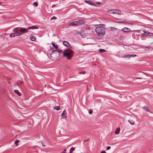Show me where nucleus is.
Here are the masks:
<instances>
[{
	"mask_svg": "<svg viewBox=\"0 0 153 153\" xmlns=\"http://www.w3.org/2000/svg\"><path fill=\"white\" fill-rule=\"evenodd\" d=\"M106 29L103 27L98 26L96 27L95 31L99 36H102L105 35Z\"/></svg>",
	"mask_w": 153,
	"mask_h": 153,
	"instance_id": "1",
	"label": "nucleus"
},
{
	"mask_svg": "<svg viewBox=\"0 0 153 153\" xmlns=\"http://www.w3.org/2000/svg\"><path fill=\"white\" fill-rule=\"evenodd\" d=\"M73 53L74 52L72 50L70 49H66L63 53V56H66L68 59L70 60L73 56Z\"/></svg>",
	"mask_w": 153,
	"mask_h": 153,
	"instance_id": "2",
	"label": "nucleus"
},
{
	"mask_svg": "<svg viewBox=\"0 0 153 153\" xmlns=\"http://www.w3.org/2000/svg\"><path fill=\"white\" fill-rule=\"evenodd\" d=\"M28 31V30L27 28H20L19 30V32L17 33L19 36L22 35L24 33H27Z\"/></svg>",
	"mask_w": 153,
	"mask_h": 153,
	"instance_id": "3",
	"label": "nucleus"
},
{
	"mask_svg": "<svg viewBox=\"0 0 153 153\" xmlns=\"http://www.w3.org/2000/svg\"><path fill=\"white\" fill-rule=\"evenodd\" d=\"M63 44L65 46L68 47H69L70 48H71V46L69 44L67 41H64L63 42Z\"/></svg>",
	"mask_w": 153,
	"mask_h": 153,
	"instance_id": "4",
	"label": "nucleus"
},
{
	"mask_svg": "<svg viewBox=\"0 0 153 153\" xmlns=\"http://www.w3.org/2000/svg\"><path fill=\"white\" fill-rule=\"evenodd\" d=\"M76 22L78 24V25H83L85 23V21L82 19H79L78 21H76Z\"/></svg>",
	"mask_w": 153,
	"mask_h": 153,
	"instance_id": "5",
	"label": "nucleus"
},
{
	"mask_svg": "<svg viewBox=\"0 0 153 153\" xmlns=\"http://www.w3.org/2000/svg\"><path fill=\"white\" fill-rule=\"evenodd\" d=\"M69 25L70 26H77L78 24L77 23L76 21L70 22L69 24Z\"/></svg>",
	"mask_w": 153,
	"mask_h": 153,
	"instance_id": "6",
	"label": "nucleus"
},
{
	"mask_svg": "<svg viewBox=\"0 0 153 153\" xmlns=\"http://www.w3.org/2000/svg\"><path fill=\"white\" fill-rule=\"evenodd\" d=\"M113 14H121V11L120 10H115L114 11H113L112 12Z\"/></svg>",
	"mask_w": 153,
	"mask_h": 153,
	"instance_id": "7",
	"label": "nucleus"
},
{
	"mask_svg": "<svg viewBox=\"0 0 153 153\" xmlns=\"http://www.w3.org/2000/svg\"><path fill=\"white\" fill-rule=\"evenodd\" d=\"M20 28L16 27L13 29V32L15 33H18L19 32V30Z\"/></svg>",
	"mask_w": 153,
	"mask_h": 153,
	"instance_id": "8",
	"label": "nucleus"
},
{
	"mask_svg": "<svg viewBox=\"0 0 153 153\" xmlns=\"http://www.w3.org/2000/svg\"><path fill=\"white\" fill-rule=\"evenodd\" d=\"M38 28V27H37L35 26H32L28 27L27 28V30H28L37 29Z\"/></svg>",
	"mask_w": 153,
	"mask_h": 153,
	"instance_id": "9",
	"label": "nucleus"
},
{
	"mask_svg": "<svg viewBox=\"0 0 153 153\" xmlns=\"http://www.w3.org/2000/svg\"><path fill=\"white\" fill-rule=\"evenodd\" d=\"M18 33H11L10 35V37H13L16 36H19L17 34Z\"/></svg>",
	"mask_w": 153,
	"mask_h": 153,
	"instance_id": "10",
	"label": "nucleus"
},
{
	"mask_svg": "<svg viewBox=\"0 0 153 153\" xmlns=\"http://www.w3.org/2000/svg\"><path fill=\"white\" fill-rule=\"evenodd\" d=\"M65 111V110H64L63 112L61 114V117L62 119H65L66 118V116L65 115V114H66V113H64V112Z\"/></svg>",
	"mask_w": 153,
	"mask_h": 153,
	"instance_id": "11",
	"label": "nucleus"
},
{
	"mask_svg": "<svg viewBox=\"0 0 153 153\" xmlns=\"http://www.w3.org/2000/svg\"><path fill=\"white\" fill-rule=\"evenodd\" d=\"M122 30L124 32H129L130 31V29L127 27H125L122 29Z\"/></svg>",
	"mask_w": 153,
	"mask_h": 153,
	"instance_id": "12",
	"label": "nucleus"
},
{
	"mask_svg": "<svg viewBox=\"0 0 153 153\" xmlns=\"http://www.w3.org/2000/svg\"><path fill=\"white\" fill-rule=\"evenodd\" d=\"M142 108L146 111L149 112L150 113H151L147 106H144L142 107Z\"/></svg>",
	"mask_w": 153,
	"mask_h": 153,
	"instance_id": "13",
	"label": "nucleus"
},
{
	"mask_svg": "<svg viewBox=\"0 0 153 153\" xmlns=\"http://www.w3.org/2000/svg\"><path fill=\"white\" fill-rule=\"evenodd\" d=\"M85 2L86 3H87L88 4H89L90 5H91L92 6L94 5V4L91 1L85 0Z\"/></svg>",
	"mask_w": 153,
	"mask_h": 153,
	"instance_id": "14",
	"label": "nucleus"
},
{
	"mask_svg": "<svg viewBox=\"0 0 153 153\" xmlns=\"http://www.w3.org/2000/svg\"><path fill=\"white\" fill-rule=\"evenodd\" d=\"M120 128H118L116 130L115 132V133L117 134H118L120 133Z\"/></svg>",
	"mask_w": 153,
	"mask_h": 153,
	"instance_id": "15",
	"label": "nucleus"
},
{
	"mask_svg": "<svg viewBox=\"0 0 153 153\" xmlns=\"http://www.w3.org/2000/svg\"><path fill=\"white\" fill-rule=\"evenodd\" d=\"M14 92L18 96H20L21 95V94L19 92V91L16 90H14Z\"/></svg>",
	"mask_w": 153,
	"mask_h": 153,
	"instance_id": "16",
	"label": "nucleus"
},
{
	"mask_svg": "<svg viewBox=\"0 0 153 153\" xmlns=\"http://www.w3.org/2000/svg\"><path fill=\"white\" fill-rule=\"evenodd\" d=\"M36 37L35 36H32L30 38V39L32 41H34L36 40Z\"/></svg>",
	"mask_w": 153,
	"mask_h": 153,
	"instance_id": "17",
	"label": "nucleus"
},
{
	"mask_svg": "<svg viewBox=\"0 0 153 153\" xmlns=\"http://www.w3.org/2000/svg\"><path fill=\"white\" fill-rule=\"evenodd\" d=\"M52 46L55 48V49H57L58 48V46L57 45H55L54 43L53 42L51 43Z\"/></svg>",
	"mask_w": 153,
	"mask_h": 153,
	"instance_id": "18",
	"label": "nucleus"
},
{
	"mask_svg": "<svg viewBox=\"0 0 153 153\" xmlns=\"http://www.w3.org/2000/svg\"><path fill=\"white\" fill-rule=\"evenodd\" d=\"M75 150V148L74 147H72L70 149L69 153H72V152Z\"/></svg>",
	"mask_w": 153,
	"mask_h": 153,
	"instance_id": "19",
	"label": "nucleus"
},
{
	"mask_svg": "<svg viewBox=\"0 0 153 153\" xmlns=\"http://www.w3.org/2000/svg\"><path fill=\"white\" fill-rule=\"evenodd\" d=\"M57 53H59L58 54V55L59 56H60V54L62 52V50L61 49H58L57 50Z\"/></svg>",
	"mask_w": 153,
	"mask_h": 153,
	"instance_id": "20",
	"label": "nucleus"
},
{
	"mask_svg": "<svg viewBox=\"0 0 153 153\" xmlns=\"http://www.w3.org/2000/svg\"><path fill=\"white\" fill-rule=\"evenodd\" d=\"M128 122L131 125H134V122L132 120H128Z\"/></svg>",
	"mask_w": 153,
	"mask_h": 153,
	"instance_id": "21",
	"label": "nucleus"
},
{
	"mask_svg": "<svg viewBox=\"0 0 153 153\" xmlns=\"http://www.w3.org/2000/svg\"><path fill=\"white\" fill-rule=\"evenodd\" d=\"M99 51L101 53H102L106 51L104 49H99Z\"/></svg>",
	"mask_w": 153,
	"mask_h": 153,
	"instance_id": "22",
	"label": "nucleus"
},
{
	"mask_svg": "<svg viewBox=\"0 0 153 153\" xmlns=\"http://www.w3.org/2000/svg\"><path fill=\"white\" fill-rule=\"evenodd\" d=\"M124 58H129L131 57L130 54H128V55H125L124 56Z\"/></svg>",
	"mask_w": 153,
	"mask_h": 153,
	"instance_id": "23",
	"label": "nucleus"
},
{
	"mask_svg": "<svg viewBox=\"0 0 153 153\" xmlns=\"http://www.w3.org/2000/svg\"><path fill=\"white\" fill-rule=\"evenodd\" d=\"M52 53L57 54V51L56 50H53L52 52Z\"/></svg>",
	"mask_w": 153,
	"mask_h": 153,
	"instance_id": "24",
	"label": "nucleus"
},
{
	"mask_svg": "<svg viewBox=\"0 0 153 153\" xmlns=\"http://www.w3.org/2000/svg\"><path fill=\"white\" fill-rule=\"evenodd\" d=\"M143 32H144V33H147L148 34H152V33L149 32V31H145L144 30L143 31Z\"/></svg>",
	"mask_w": 153,
	"mask_h": 153,
	"instance_id": "25",
	"label": "nucleus"
},
{
	"mask_svg": "<svg viewBox=\"0 0 153 153\" xmlns=\"http://www.w3.org/2000/svg\"><path fill=\"white\" fill-rule=\"evenodd\" d=\"M54 108L58 110L60 109V108L59 106H57Z\"/></svg>",
	"mask_w": 153,
	"mask_h": 153,
	"instance_id": "26",
	"label": "nucleus"
},
{
	"mask_svg": "<svg viewBox=\"0 0 153 153\" xmlns=\"http://www.w3.org/2000/svg\"><path fill=\"white\" fill-rule=\"evenodd\" d=\"M19 141L18 140H16L15 142L14 143L16 144V145H17V143L19 142Z\"/></svg>",
	"mask_w": 153,
	"mask_h": 153,
	"instance_id": "27",
	"label": "nucleus"
},
{
	"mask_svg": "<svg viewBox=\"0 0 153 153\" xmlns=\"http://www.w3.org/2000/svg\"><path fill=\"white\" fill-rule=\"evenodd\" d=\"M56 19V17L55 16H53L51 18V20Z\"/></svg>",
	"mask_w": 153,
	"mask_h": 153,
	"instance_id": "28",
	"label": "nucleus"
},
{
	"mask_svg": "<svg viewBox=\"0 0 153 153\" xmlns=\"http://www.w3.org/2000/svg\"><path fill=\"white\" fill-rule=\"evenodd\" d=\"M33 4L34 6L36 7L38 5V4L36 2H34L33 3Z\"/></svg>",
	"mask_w": 153,
	"mask_h": 153,
	"instance_id": "29",
	"label": "nucleus"
},
{
	"mask_svg": "<svg viewBox=\"0 0 153 153\" xmlns=\"http://www.w3.org/2000/svg\"><path fill=\"white\" fill-rule=\"evenodd\" d=\"M93 113V111L92 110H91L89 111V113L90 114H92Z\"/></svg>",
	"mask_w": 153,
	"mask_h": 153,
	"instance_id": "30",
	"label": "nucleus"
},
{
	"mask_svg": "<svg viewBox=\"0 0 153 153\" xmlns=\"http://www.w3.org/2000/svg\"><path fill=\"white\" fill-rule=\"evenodd\" d=\"M137 55L135 54H132V55H130L131 57H134L135 56H136Z\"/></svg>",
	"mask_w": 153,
	"mask_h": 153,
	"instance_id": "31",
	"label": "nucleus"
},
{
	"mask_svg": "<svg viewBox=\"0 0 153 153\" xmlns=\"http://www.w3.org/2000/svg\"><path fill=\"white\" fill-rule=\"evenodd\" d=\"M145 50L146 51H148L149 50V48L147 47H146L145 48Z\"/></svg>",
	"mask_w": 153,
	"mask_h": 153,
	"instance_id": "32",
	"label": "nucleus"
},
{
	"mask_svg": "<svg viewBox=\"0 0 153 153\" xmlns=\"http://www.w3.org/2000/svg\"><path fill=\"white\" fill-rule=\"evenodd\" d=\"M111 147L110 146H108L106 147L107 150H109L110 149Z\"/></svg>",
	"mask_w": 153,
	"mask_h": 153,
	"instance_id": "33",
	"label": "nucleus"
},
{
	"mask_svg": "<svg viewBox=\"0 0 153 153\" xmlns=\"http://www.w3.org/2000/svg\"><path fill=\"white\" fill-rule=\"evenodd\" d=\"M111 29L113 30H116L117 29V28H116L114 27H111Z\"/></svg>",
	"mask_w": 153,
	"mask_h": 153,
	"instance_id": "34",
	"label": "nucleus"
},
{
	"mask_svg": "<svg viewBox=\"0 0 153 153\" xmlns=\"http://www.w3.org/2000/svg\"><path fill=\"white\" fill-rule=\"evenodd\" d=\"M66 149H65L61 153H65Z\"/></svg>",
	"mask_w": 153,
	"mask_h": 153,
	"instance_id": "35",
	"label": "nucleus"
},
{
	"mask_svg": "<svg viewBox=\"0 0 153 153\" xmlns=\"http://www.w3.org/2000/svg\"><path fill=\"white\" fill-rule=\"evenodd\" d=\"M136 79H142L140 77L136 78Z\"/></svg>",
	"mask_w": 153,
	"mask_h": 153,
	"instance_id": "36",
	"label": "nucleus"
},
{
	"mask_svg": "<svg viewBox=\"0 0 153 153\" xmlns=\"http://www.w3.org/2000/svg\"><path fill=\"white\" fill-rule=\"evenodd\" d=\"M101 153H106L104 151H102L101 152Z\"/></svg>",
	"mask_w": 153,
	"mask_h": 153,
	"instance_id": "37",
	"label": "nucleus"
},
{
	"mask_svg": "<svg viewBox=\"0 0 153 153\" xmlns=\"http://www.w3.org/2000/svg\"><path fill=\"white\" fill-rule=\"evenodd\" d=\"M96 4H101V3L100 2H96Z\"/></svg>",
	"mask_w": 153,
	"mask_h": 153,
	"instance_id": "38",
	"label": "nucleus"
},
{
	"mask_svg": "<svg viewBox=\"0 0 153 153\" xmlns=\"http://www.w3.org/2000/svg\"><path fill=\"white\" fill-rule=\"evenodd\" d=\"M89 140V138H88V140H85L84 142H85L86 141H88Z\"/></svg>",
	"mask_w": 153,
	"mask_h": 153,
	"instance_id": "39",
	"label": "nucleus"
},
{
	"mask_svg": "<svg viewBox=\"0 0 153 153\" xmlns=\"http://www.w3.org/2000/svg\"><path fill=\"white\" fill-rule=\"evenodd\" d=\"M55 5H52L51 7H55Z\"/></svg>",
	"mask_w": 153,
	"mask_h": 153,
	"instance_id": "40",
	"label": "nucleus"
},
{
	"mask_svg": "<svg viewBox=\"0 0 153 153\" xmlns=\"http://www.w3.org/2000/svg\"><path fill=\"white\" fill-rule=\"evenodd\" d=\"M53 49V48L52 47H50V49Z\"/></svg>",
	"mask_w": 153,
	"mask_h": 153,
	"instance_id": "41",
	"label": "nucleus"
},
{
	"mask_svg": "<svg viewBox=\"0 0 153 153\" xmlns=\"http://www.w3.org/2000/svg\"><path fill=\"white\" fill-rule=\"evenodd\" d=\"M42 146H46V145H45L44 144H43V143H42Z\"/></svg>",
	"mask_w": 153,
	"mask_h": 153,
	"instance_id": "42",
	"label": "nucleus"
},
{
	"mask_svg": "<svg viewBox=\"0 0 153 153\" xmlns=\"http://www.w3.org/2000/svg\"><path fill=\"white\" fill-rule=\"evenodd\" d=\"M118 22V23H121V22Z\"/></svg>",
	"mask_w": 153,
	"mask_h": 153,
	"instance_id": "43",
	"label": "nucleus"
},
{
	"mask_svg": "<svg viewBox=\"0 0 153 153\" xmlns=\"http://www.w3.org/2000/svg\"><path fill=\"white\" fill-rule=\"evenodd\" d=\"M0 5H1V3L0 2Z\"/></svg>",
	"mask_w": 153,
	"mask_h": 153,
	"instance_id": "44",
	"label": "nucleus"
},
{
	"mask_svg": "<svg viewBox=\"0 0 153 153\" xmlns=\"http://www.w3.org/2000/svg\"><path fill=\"white\" fill-rule=\"evenodd\" d=\"M79 73H80L81 74H82V73H81L80 72Z\"/></svg>",
	"mask_w": 153,
	"mask_h": 153,
	"instance_id": "45",
	"label": "nucleus"
},
{
	"mask_svg": "<svg viewBox=\"0 0 153 153\" xmlns=\"http://www.w3.org/2000/svg\"><path fill=\"white\" fill-rule=\"evenodd\" d=\"M83 72H84V74L85 73V71H84Z\"/></svg>",
	"mask_w": 153,
	"mask_h": 153,
	"instance_id": "46",
	"label": "nucleus"
},
{
	"mask_svg": "<svg viewBox=\"0 0 153 153\" xmlns=\"http://www.w3.org/2000/svg\"><path fill=\"white\" fill-rule=\"evenodd\" d=\"M51 57H52V56H51Z\"/></svg>",
	"mask_w": 153,
	"mask_h": 153,
	"instance_id": "47",
	"label": "nucleus"
}]
</instances>
